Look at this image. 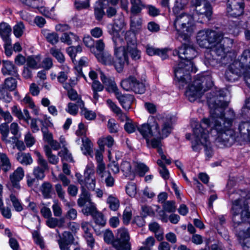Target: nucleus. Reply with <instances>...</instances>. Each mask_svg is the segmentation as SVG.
Masks as SVG:
<instances>
[{
  "instance_id": "nucleus-1",
  "label": "nucleus",
  "mask_w": 250,
  "mask_h": 250,
  "mask_svg": "<svg viewBox=\"0 0 250 250\" xmlns=\"http://www.w3.org/2000/svg\"><path fill=\"white\" fill-rule=\"evenodd\" d=\"M208 102L210 116L206 119L209 121V125L208 126H204L205 130L210 131L211 136L215 137V143L220 147L229 146L235 141H240L239 136L230 129L235 116L234 112L230 110V117H225L224 108L228 106V102L216 97L208 99Z\"/></svg>"
},
{
  "instance_id": "nucleus-2",
  "label": "nucleus",
  "mask_w": 250,
  "mask_h": 250,
  "mask_svg": "<svg viewBox=\"0 0 250 250\" xmlns=\"http://www.w3.org/2000/svg\"><path fill=\"white\" fill-rule=\"evenodd\" d=\"M181 46L173 51L174 55H178L180 61L174 67V72L176 80L180 88H183L191 80L189 73L196 72V68L191 60L196 57L197 52L192 44L189 42H183Z\"/></svg>"
},
{
  "instance_id": "nucleus-3",
  "label": "nucleus",
  "mask_w": 250,
  "mask_h": 250,
  "mask_svg": "<svg viewBox=\"0 0 250 250\" xmlns=\"http://www.w3.org/2000/svg\"><path fill=\"white\" fill-rule=\"evenodd\" d=\"M209 125V121L206 119H203L200 123L195 120H192L191 123L193 134V139L191 142L192 148L194 151L199 152L204 147L208 159L210 158L213 155L209 140V131H205L204 129V126H208Z\"/></svg>"
},
{
  "instance_id": "nucleus-4",
  "label": "nucleus",
  "mask_w": 250,
  "mask_h": 250,
  "mask_svg": "<svg viewBox=\"0 0 250 250\" xmlns=\"http://www.w3.org/2000/svg\"><path fill=\"white\" fill-rule=\"evenodd\" d=\"M213 85V82L209 75H198L192 83L188 86L186 91V95L191 102L197 98Z\"/></svg>"
},
{
  "instance_id": "nucleus-5",
  "label": "nucleus",
  "mask_w": 250,
  "mask_h": 250,
  "mask_svg": "<svg viewBox=\"0 0 250 250\" xmlns=\"http://www.w3.org/2000/svg\"><path fill=\"white\" fill-rule=\"evenodd\" d=\"M173 25L180 42H189L193 29L192 17L185 13L175 15Z\"/></svg>"
},
{
  "instance_id": "nucleus-6",
  "label": "nucleus",
  "mask_w": 250,
  "mask_h": 250,
  "mask_svg": "<svg viewBox=\"0 0 250 250\" xmlns=\"http://www.w3.org/2000/svg\"><path fill=\"white\" fill-rule=\"evenodd\" d=\"M232 221L234 226H241V223L250 218V212L249 211L247 202L244 199H239L232 203Z\"/></svg>"
},
{
  "instance_id": "nucleus-7",
  "label": "nucleus",
  "mask_w": 250,
  "mask_h": 250,
  "mask_svg": "<svg viewBox=\"0 0 250 250\" xmlns=\"http://www.w3.org/2000/svg\"><path fill=\"white\" fill-rule=\"evenodd\" d=\"M224 34L212 30H203L198 32L197 42L202 47L209 48L213 45L221 41Z\"/></svg>"
},
{
  "instance_id": "nucleus-8",
  "label": "nucleus",
  "mask_w": 250,
  "mask_h": 250,
  "mask_svg": "<svg viewBox=\"0 0 250 250\" xmlns=\"http://www.w3.org/2000/svg\"><path fill=\"white\" fill-rule=\"evenodd\" d=\"M191 6L194 8L196 14L201 17L203 20L199 22H208L211 19L212 8L210 4L206 0H191Z\"/></svg>"
},
{
  "instance_id": "nucleus-9",
  "label": "nucleus",
  "mask_w": 250,
  "mask_h": 250,
  "mask_svg": "<svg viewBox=\"0 0 250 250\" xmlns=\"http://www.w3.org/2000/svg\"><path fill=\"white\" fill-rule=\"evenodd\" d=\"M122 39L119 38H113L115 46V55L117 60L114 61L113 64L118 72L123 71L125 63H128V58L122 48Z\"/></svg>"
},
{
  "instance_id": "nucleus-10",
  "label": "nucleus",
  "mask_w": 250,
  "mask_h": 250,
  "mask_svg": "<svg viewBox=\"0 0 250 250\" xmlns=\"http://www.w3.org/2000/svg\"><path fill=\"white\" fill-rule=\"evenodd\" d=\"M125 39L126 42V46L122 47L125 54H129L132 59L137 61L141 58V52L138 49L137 41L135 33L128 31L126 32Z\"/></svg>"
},
{
  "instance_id": "nucleus-11",
  "label": "nucleus",
  "mask_w": 250,
  "mask_h": 250,
  "mask_svg": "<svg viewBox=\"0 0 250 250\" xmlns=\"http://www.w3.org/2000/svg\"><path fill=\"white\" fill-rule=\"evenodd\" d=\"M129 235L127 229L121 228L117 230L116 238L113 242V247L116 250H131Z\"/></svg>"
},
{
  "instance_id": "nucleus-12",
  "label": "nucleus",
  "mask_w": 250,
  "mask_h": 250,
  "mask_svg": "<svg viewBox=\"0 0 250 250\" xmlns=\"http://www.w3.org/2000/svg\"><path fill=\"white\" fill-rule=\"evenodd\" d=\"M243 112L248 116H250V97L245 102ZM240 138L241 140L250 143V122H242L238 126Z\"/></svg>"
},
{
  "instance_id": "nucleus-13",
  "label": "nucleus",
  "mask_w": 250,
  "mask_h": 250,
  "mask_svg": "<svg viewBox=\"0 0 250 250\" xmlns=\"http://www.w3.org/2000/svg\"><path fill=\"white\" fill-rule=\"evenodd\" d=\"M24 172L23 168L18 167L9 175V181L6 187L11 192H17L21 189L20 182L23 179Z\"/></svg>"
},
{
  "instance_id": "nucleus-14",
  "label": "nucleus",
  "mask_w": 250,
  "mask_h": 250,
  "mask_svg": "<svg viewBox=\"0 0 250 250\" xmlns=\"http://www.w3.org/2000/svg\"><path fill=\"white\" fill-rule=\"evenodd\" d=\"M244 0H228L227 13L230 17L237 18L244 13Z\"/></svg>"
},
{
  "instance_id": "nucleus-15",
  "label": "nucleus",
  "mask_w": 250,
  "mask_h": 250,
  "mask_svg": "<svg viewBox=\"0 0 250 250\" xmlns=\"http://www.w3.org/2000/svg\"><path fill=\"white\" fill-rule=\"evenodd\" d=\"M138 130L146 139L147 144L149 145V138L152 136L159 137L160 135V130L158 124L154 122L153 125H150L148 124H144L138 127Z\"/></svg>"
},
{
  "instance_id": "nucleus-16",
  "label": "nucleus",
  "mask_w": 250,
  "mask_h": 250,
  "mask_svg": "<svg viewBox=\"0 0 250 250\" xmlns=\"http://www.w3.org/2000/svg\"><path fill=\"white\" fill-rule=\"evenodd\" d=\"M126 25L125 22V17L122 13L118 14L113 21L112 28L109 31V33L113 35V38H120L119 36V32Z\"/></svg>"
},
{
  "instance_id": "nucleus-17",
  "label": "nucleus",
  "mask_w": 250,
  "mask_h": 250,
  "mask_svg": "<svg viewBox=\"0 0 250 250\" xmlns=\"http://www.w3.org/2000/svg\"><path fill=\"white\" fill-rule=\"evenodd\" d=\"M242 74L241 68L236 66L233 62L229 65L228 69L225 72V76L227 81L234 82L237 80Z\"/></svg>"
},
{
  "instance_id": "nucleus-18",
  "label": "nucleus",
  "mask_w": 250,
  "mask_h": 250,
  "mask_svg": "<svg viewBox=\"0 0 250 250\" xmlns=\"http://www.w3.org/2000/svg\"><path fill=\"white\" fill-rule=\"evenodd\" d=\"M57 232L60 238L58 243L60 249L61 250H70L67 246L73 243L74 237L72 233L69 231H65L61 235L58 230Z\"/></svg>"
},
{
  "instance_id": "nucleus-19",
  "label": "nucleus",
  "mask_w": 250,
  "mask_h": 250,
  "mask_svg": "<svg viewBox=\"0 0 250 250\" xmlns=\"http://www.w3.org/2000/svg\"><path fill=\"white\" fill-rule=\"evenodd\" d=\"M236 235L240 240L243 241L244 250H250V227L246 230L237 229Z\"/></svg>"
},
{
  "instance_id": "nucleus-20",
  "label": "nucleus",
  "mask_w": 250,
  "mask_h": 250,
  "mask_svg": "<svg viewBox=\"0 0 250 250\" xmlns=\"http://www.w3.org/2000/svg\"><path fill=\"white\" fill-rule=\"evenodd\" d=\"M1 71L4 75H11L14 77L19 76L17 67L9 61H2Z\"/></svg>"
},
{
  "instance_id": "nucleus-21",
  "label": "nucleus",
  "mask_w": 250,
  "mask_h": 250,
  "mask_svg": "<svg viewBox=\"0 0 250 250\" xmlns=\"http://www.w3.org/2000/svg\"><path fill=\"white\" fill-rule=\"evenodd\" d=\"M100 74L101 80L104 85L107 87V90L114 93L117 92L118 89L114 79L112 77L106 76L103 72H101Z\"/></svg>"
},
{
  "instance_id": "nucleus-22",
  "label": "nucleus",
  "mask_w": 250,
  "mask_h": 250,
  "mask_svg": "<svg viewBox=\"0 0 250 250\" xmlns=\"http://www.w3.org/2000/svg\"><path fill=\"white\" fill-rule=\"evenodd\" d=\"M242 26V23L239 21H232L225 28L224 34L231 35L234 37H236L241 32Z\"/></svg>"
},
{
  "instance_id": "nucleus-23",
  "label": "nucleus",
  "mask_w": 250,
  "mask_h": 250,
  "mask_svg": "<svg viewBox=\"0 0 250 250\" xmlns=\"http://www.w3.org/2000/svg\"><path fill=\"white\" fill-rule=\"evenodd\" d=\"M11 111L12 114L19 120H23L26 123L29 124L31 116L27 109H24L22 112L21 108L17 105H14L11 107Z\"/></svg>"
},
{
  "instance_id": "nucleus-24",
  "label": "nucleus",
  "mask_w": 250,
  "mask_h": 250,
  "mask_svg": "<svg viewBox=\"0 0 250 250\" xmlns=\"http://www.w3.org/2000/svg\"><path fill=\"white\" fill-rule=\"evenodd\" d=\"M115 94L122 107L125 110H128L131 107L132 97L130 95H122L119 90Z\"/></svg>"
},
{
  "instance_id": "nucleus-25",
  "label": "nucleus",
  "mask_w": 250,
  "mask_h": 250,
  "mask_svg": "<svg viewBox=\"0 0 250 250\" xmlns=\"http://www.w3.org/2000/svg\"><path fill=\"white\" fill-rule=\"evenodd\" d=\"M95 56L98 61L104 65H111L114 62V58L108 52L104 51L100 53H95Z\"/></svg>"
},
{
  "instance_id": "nucleus-26",
  "label": "nucleus",
  "mask_w": 250,
  "mask_h": 250,
  "mask_svg": "<svg viewBox=\"0 0 250 250\" xmlns=\"http://www.w3.org/2000/svg\"><path fill=\"white\" fill-rule=\"evenodd\" d=\"M146 49L147 54L149 56H151L155 55H157L161 56L163 60H165L167 57L166 49H160L159 48L154 47L149 44L146 45Z\"/></svg>"
},
{
  "instance_id": "nucleus-27",
  "label": "nucleus",
  "mask_w": 250,
  "mask_h": 250,
  "mask_svg": "<svg viewBox=\"0 0 250 250\" xmlns=\"http://www.w3.org/2000/svg\"><path fill=\"white\" fill-rule=\"evenodd\" d=\"M84 105V102L81 99H79L77 101V104L69 103L65 110L71 115H76L78 113V108L79 107L82 109L83 108Z\"/></svg>"
},
{
  "instance_id": "nucleus-28",
  "label": "nucleus",
  "mask_w": 250,
  "mask_h": 250,
  "mask_svg": "<svg viewBox=\"0 0 250 250\" xmlns=\"http://www.w3.org/2000/svg\"><path fill=\"white\" fill-rule=\"evenodd\" d=\"M142 25V19L136 14L131 15L130 16V29L134 33L140 30Z\"/></svg>"
},
{
  "instance_id": "nucleus-29",
  "label": "nucleus",
  "mask_w": 250,
  "mask_h": 250,
  "mask_svg": "<svg viewBox=\"0 0 250 250\" xmlns=\"http://www.w3.org/2000/svg\"><path fill=\"white\" fill-rule=\"evenodd\" d=\"M82 193L78 200V205L82 207L91 202L88 191L83 187L81 188Z\"/></svg>"
},
{
  "instance_id": "nucleus-30",
  "label": "nucleus",
  "mask_w": 250,
  "mask_h": 250,
  "mask_svg": "<svg viewBox=\"0 0 250 250\" xmlns=\"http://www.w3.org/2000/svg\"><path fill=\"white\" fill-rule=\"evenodd\" d=\"M137 81L136 79L134 77L130 76L122 81L121 83V86L126 91H133L134 86Z\"/></svg>"
},
{
  "instance_id": "nucleus-31",
  "label": "nucleus",
  "mask_w": 250,
  "mask_h": 250,
  "mask_svg": "<svg viewBox=\"0 0 250 250\" xmlns=\"http://www.w3.org/2000/svg\"><path fill=\"white\" fill-rule=\"evenodd\" d=\"M11 32V28L7 23L2 22L0 23V36L3 41L10 40L9 36Z\"/></svg>"
},
{
  "instance_id": "nucleus-32",
  "label": "nucleus",
  "mask_w": 250,
  "mask_h": 250,
  "mask_svg": "<svg viewBox=\"0 0 250 250\" xmlns=\"http://www.w3.org/2000/svg\"><path fill=\"white\" fill-rule=\"evenodd\" d=\"M222 41L223 40L213 45V46L210 47L211 49L210 50L212 52V53L214 54L217 56H220L221 57L224 56L226 50L224 44L222 43Z\"/></svg>"
},
{
  "instance_id": "nucleus-33",
  "label": "nucleus",
  "mask_w": 250,
  "mask_h": 250,
  "mask_svg": "<svg viewBox=\"0 0 250 250\" xmlns=\"http://www.w3.org/2000/svg\"><path fill=\"white\" fill-rule=\"evenodd\" d=\"M16 159L21 164L26 166L30 165L33 162V160L29 153L19 152L16 155Z\"/></svg>"
},
{
  "instance_id": "nucleus-34",
  "label": "nucleus",
  "mask_w": 250,
  "mask_h": 250,
  "mask_svg": "<svg viewBox=\"0 0 250 250\" xmlns=\"http://www.w3.org/2000/svg\"><path fill=\"white\" fill-rule=\"evenodd\" d=\"M44 150L49 163L52 165H57L59 161V158L57 156L52 153L50 147L47 145L45 146Z\"/></svg>"
},
{
  "instance_id": "nucleus-35",
  "label": "nucleus",
  "mask_w": 250,
  "mask_h": 250,
  "mask_svg": "<svg viewBox=\"0 0 250 250\" xmlns=\"http://www.w3.org/2000/svg\"><path fill=\"white\" fill-rule=\"evenodd\" d=\"M171 117L167 118L163 124L162 132L161 133L160 132V135L159 137L161 136L162 138L167 137L171 132Z\"/></svg>"
},
{
  "instance_id": "nucleus-36",
  "label": "nucleus",
  "mask_w": 250,
  "mask_h": 250,
  "mask_svg": "<svg viewBox=\"0 0 250 250\" xmlns=\"http://www.w3.org/2000/svg\"><path fill=\"white\" fill-rule=\"evenodd\" d=\"M78 37L72 32L64 33L61 37V41L68 45L71 44L73 41H78Z\"/></svg>"
},
{
  "instance_id": "nucleus-37",
  "label": "nucleus",
  "mask_w": 250,
  "mask_h": 250,
  "mask_svg": "<svg viewBox=\"0 0 250 250\" xmlns=\"http://www.w3.org/2000/svg\"><path fill=\"white\" fill-rule=\"evenodd\" d=\"M42 33L50 43L55 44L58 42L59 36L57 33L54 32L50 33L47 30H42Z\"/></svg>"
},
{
  "instance_id": "nucleus-38",
  "label": "nucleus",
  "mask_w": 250,
  "mask_h": 250,
  "mask_svg": "<svg viewBox=\"0 0 250 250\" xmlns=\"http://www.w3.org/2000/svg\"><path fill=\"white\" fill-rule=\"evenodd\" d=\"M131 7L130 11L131 15L138 14L141 12L142 7L144 6L141 0H130Z\"/></svg>"
},
{
  "instance_id": "nucleus-39",
  "label": "nucleus",
  "mask_w": 250,
  "mask_h": 250,
  "mask_svg": "<svg viewBox=\"0 0 250 250\" xmlns=\"http://www.w3.org/2000/svg\"><path fill=\"white\" fill-rule=\"evenodd\" d=\"M91 87L93 92V98L95 100L97 101L99 97L98 92L103 91L104 86L99 81L94 80L93 81Z\"/></svg>"
},
{
  "instance_id": "nucleus-40",
  "label": "nucleus",
  "mask_w": 250,
  "mask_h": 250,
  "mask_svg": "<svg viewBox=\"0 0 250 250\" xmlns=\"http://www.w3.org/2000/svg\"><path fill=\"white\" fill-rule=\"evenodd\" d=\"M215 55L212 53V52L209 50L206 52L205 54V64L208 66H214L217 63V59L214 57L213 55Z\"/></svg>"
},
{
  "instance_id": "nucleus-41",
  "label": "nucleus",
  "mask_w": 250,
  "mask_h": 250,
  "mask_svg": "<svg viewBox=\"0 0 250 250\" xmlns=\"http://www.w3.org/2000/svg\"><path fill=\"white\" fill-rule=\"evenodd\" d=\"M123 118H125L126 120V122L124 125L125 130L128 133L134 132L136 129H138V126L136 123L133 122L131 120L129 119L125 114H122Z\"/></svg>"
},
{
  "instance_id": "nucleus-42",
  "label": "nucleus",
  "mask_w": 250,
  "mask_h": 250,
  "mask_svg": "<svg viewBox=\"0 0 250 250\" xmlns=\"http://www.w3.org/2000/svg\"><path fill=\"white\" fill-rule=\"evenodd\" d=\"M52 186L49 182H44L41 187V191L44 198L48 199L51 197Z\"/></svg>"
},
{
  "instance_id": "nucleus-43",
  "label": "nucleus",
  "mask_w": 250,
  "mask_h": 250,
  "mask_svg": "<svg viewBox=\"0 0 250 250\" xmlns=\"http://www.w3.org/2000/svg\"><path fill=\"white\" fill-rule=\"evenodd\" d=\"M0 160L1 163L2 169L6 172L11 168L10 160L5 153H0Z\"/></svg>"
},
{
  "instance_id": "nucleus-44",
  "label": "nucleus",
  "mask_w": 250,
  "mask_h": 250,
  "mask_svg": "<svg viewBox=\"0 0 250 250\" xmlns=\"http://www.w3.org/2000/svg\"><path fill=\"white\" fill-rule=\"evenodd\" d=\"M106 203L110 209L113 211H116L120 206L119 200L112 195L108 196L106 200Z\"/></svg>"
},
{
  "instance_id": "nucleus-45",
  "label": "nucleus",
  "mask_w": 250,
  "mask_h": 250,
  "mask_svg": "<svg viewBox=\"0 0 250 250\" xmlns=\"http://www.w3.org/2000/svg\"><path fill=\"white\" fill-rule=\"evenodd\" d=\"M83 144L81 146V149L84 155H91L92 150V144L91 141L88 138H83L82 139Z\"/></svg>"
},
{
  "instance_id": "nucleus-46",
  "label": "nucleus",
  "mask_w": 250,
  "mask_h": 250,
  "mask_svg": "<svg viewBox=\"0 0 250 250\" xmlns=\"http://www.w3.org/2000/svg\"><path fill=\"white\" fill-rule=\"evenodd\" d=\"M104 14L102 3L100 1L97 2L94 7V15L96 19L101 21Z\"/></svg>"
},
{
  "instance_id": "nucleus-47",
  "label": "nucleus",
  "mask_w": 250,
  "mask_h": 250,
  "mask_svg": "<svg viewBox=\"0 0 250 250\" xmlns=\"http://www.w3.org/2000/svg\"><path fill=\"white\" fill-rule=\"evenodd\" d=\"M187 0H176L174 6L173 8V12L174 15L179 14V12L184 10L187 6Z\"/></svg>"
},
{
  "instance_id": "nucleus-48",
  "label": "nucleus",
  "mask_w": 250,
  "mask_h": 250,
  "mask_svg": "<svg viewBox=\"0 0 250 250\" xmlns=\"http://www.w3.org/2000/svg\"><path fill=\"white\" fill-rule=\"evenodd\" d=\"M247 60H250V50L249 49L245 50L243 52L240 59L234 61L233 62L236 66L241 68V64L243 63H246Z\"/></svg>"
},
{
  "instance_id": "nucleus-49",
  "label": "nucleus",
  "mask_w": 250,
  "mask_h": 250,
  "mask_svg": "<svg viewBox=\"0 0 250 250\" xmlns=\"http://www.w3.org/2000/svg\"><path fill=\"white\" fill-rule=\"evenodd\" d=\"M0 132L1 134V139L7 143H10L11 140L7 139L9 133V127L7 123L1 124L0 125Z\"/></svg>"
},
{
  "instance_id": "nucleus-50",
  "label": "nucleus",
  "mask_w": 250,
  "mask_h": 250,
  "mask_svg": "<svg viewBox=\"0 0 250 250\" xmlns=\"http://www.w3.org/2000/svg\"><path fill=\"white\" fill-rule=\"evenodd\" d=\"M3 86L4 88L9 91H14L17 88V81L15 79L12 77L8 78L5 79Z\"/></svg>"
},
{
  "instance_id": "nucleus-51",
  "label": "nucleus",
  "mask_w": 250,
  "mask_h": 250,
  "mask_svg": "<svg viewBox=\"0 0 250 250\" xmlns=\"http://www.w3.org/2000/svg\"><path fill=\"white\" fill-rule=\"evenodd\" d=\"M40 58L36 57H29L27 60V66L32 69H38L40 67Z\"/></svg>"
},
{
  "instance_id": "nucleus-52",
  "label": "nucleus",
  "mask_w": 250,
  "mask_h": 250,
  "mask_svg": "<svg viewBox=\"0 0 250 250\" xmlns=\"http://www.w3.org/2000/svg\"><path fill=\"white\" fill-rule=\"evenodd\" d=\"M96 186V179L95 176L84 177V184L88 189L94 190Z\"/></svg>"
},
{
  "instance_id": "nucleus-53",
  "label": "nucleus",
  "mask_w": 250,
  "mask_h": 250,
  "mask_svg": "<svg viewBox=\"0 0 250 250\" xmlns=\"http://www.w3.org/2000/svg\"><path fill=\"white\" fill-rule=\"evenodd\" d=\"M0 100L6 103H10L12 100V97L9 92L3 85L0 86Z\"/></svg>"
},
{
  "instance_id": "nucleus-54",
  "label": "nucleus",
  "mask_w": 250,
  "mask_h": 250,
  "mask_svg": "<svg viewBox=\"0 0 250 250\" xmlns=\"http://www.w3.org/2000/svg\"><path fill=\"white\" fill-rule=\"evenodd\" d=\"M15 193L11 192L10 195V200L15 209L18 212H21L23 210V207L20 201L14 194Z\"/></svg>"
},
{
  "instance_id": "nucleus-55",
  "label": "nucleus",
  "mask_w": 250,
  "mask_h": 250,
  "mask_svg": "<svg viewBox=\"0 0 250 250\" xmlns=\"http://www.w3.org/2000/svg\"><path fill=\"white\" fill-rule=\"evenodd\" d=\"M114 142V139L111 136H107L106 137L103 138L98 141L101 149H102L104 146L111 147L113 145Z\"/></svg>"
},
{
  "instance_id": "nucleus-56",
  "label": "nucleus",
  "mask_w": 250,
  "mask_h": 250,
  "mask_svg": "<svg viewBox=\"0 0 250 250\" xmlns=\"http://www.w3.org/2000/svg\"><path fill=\"white\" fill-rule=\"evenodd\" d=\"M97 211L95 206L93 203L87 204L86 205V207L82 209V212L84 215L86 216L90 215L92 217Z\"/></svg>"
},
{
  "instance_id": "nucleus-57",
  "label": "nucleus",
  "mask_w": 250,
  "mask_h": 250,
  "mask_svg": "<svg viewBox=\"0 0 250 250\" xmlns=\"http://www.w3.org/2000/svg\"><path fill=\"white\" fill-rule=\"evenodd\" d=\"M121 169L126 177H130L132 174L131 165L127 161L123 162L121 165Z\"/></svg>"
},
{
  "instance_id": "nucleus-58",
  "label": "nucleus",
  "mask_w": 250,
  "mask_h": 250,
  "mask_svg": "<svg viewBox=\"0 0 250 250\" xmlns=\"http://www.w3.org/2000/svg\"><path fill=\"white\" fill-rule=\"evenodd\" d=\"M58 155L62 158V160H63L73 162V157L72 154L69 152L66 147H64L60 151L58 152Z\"/></svg>"
},
{
  "instance_id": "nucleus-59",
  "label": "nucleus",
  "mask_w": 250,
  "mask_h": 250,
  "mask_svg": "<svg viewBox=\"0 0 250 250\" xmlns=\"http://www.w3.org/2000/svg\"><path fill=\"white\" fill-rule=\"evenodd\" d=\"M50 52L59 62L62 63L64 62V56L60 49L56 47H52L50 49Z\"/></svg>"
},
{
  "instance_id": "nucleus-60",
  "label": "nucleus",
  "mask_w": 250,
  "mask_h": 250,
  "mask_svg": "<svg viewBox=\"0 0 250 250\" xmlns=\"http://www.w3.org/2000/svg\"><path fill=\"white\" fill-rule=\"evenodd\" d=\"M89 6V0H76L75 1V7L78 10L87 9Z\"/></svg>"
},
{
  "instance_id": "nucleus-61",
  "label": "nucleus",
  "mask_w": 250,
  "mask_h": 250,
  "mask_svg": "<svg viewBox=\"0 0 250 250\" xmlns=\"http://www.w3.org/2000/svg\"><path fill=\"white\" fill-rule=\"evenodd\" d=\"M149 170V168L143 163H137L136 165V171L138 175L143 177Z\"/></svg>"
},
{
  "instance_id": "nucleus-62",
  "label": "nucleus",
  "mask_w": 250,
  "mask_h": 250,
  "mask_svg": "<svg viewBox=\"0 0 250 250\" xmlns=\"http://www.w3.org/2000/svg\"><path fill=\"white\" fill-rule=\"evenodd\" d=\"M175 204V202L173 201H167L163 204V209H165L167 212H174L176 208Z\"/></svg>"
},
{
  "instance_id": "nucleus-63",
  "label": "nucleus",
  "mask_w": 250,
  "mask_h": 250,
  "mask_svg": "<svg viewBox=\"0 0 250 250\" xmlns=\"http://www.w3.org/2000/svg\"><path fill=\"white\" fill-rule=\"evenodd\" d=\"M95 222L98 225L104 226L106 223V220L104 218L103 214L97 211L93 216Z\"/></svg>"
},
{
  "instance_id": "nucleus-64",
  "label": "nucleus",
  "mask_w": 250,
  "mask_h": 250,
  "mask_svg": "<svg viewBox=\"0 0 250 250\" xmlns=\"http://www.w3.org/2000/svg\"><path fill=\"white\" fill-rule=\"evenodd\" d=\"M32 235L36 244L40 246L41 249H43L44 247L43 240L39 232L37 231H34L32 233Z\"/></svg>"
}]
</instances>
